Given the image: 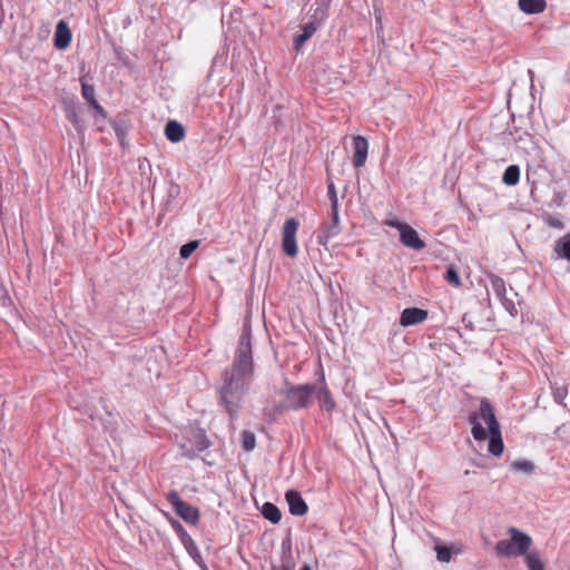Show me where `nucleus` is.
<instances>
[{
  "label": "nucleus",
  "mask_w": 570,
  "mask_h": 570,
  "mask_svg": "<svg viewBox=\"0 0 570 570\" xmlns=\"http://www.w3.org/2000/svg\"><path fill=\"white\" fill-rule=\"evenodd\" d=\"M292 410V407L289 406V403L285 400V403H278V404H275L272 409V412L275 416H278V415H282L284 414L285 412Z\"/></svg>",
  "instance_id": "nucleus-39"
},
{
  "label": "nucleus",
  "mask_w": 570,
  "mask_h": 570,
  "mask_svg": "<svg viewBox=\"0 0 570 570\" xmlns=\"http://www.w3.org/2000/svg\"><path fill=\"white\" fill-rule=\"evenodd\" d=\"M71 42V31L65 20H60L56 26L53 45L57 49L63 50L69 47Z\"/></svg>",
  "instance_id": "nucleus-15"
},
{
  "label": "nucleus",
  "mask_w": 570,
  "mask_h": 570,
  "mask_svg": "<svg viewBox=\"0 0 570 570\" xmlns=\"http://www.w3.org/2000/svg\"><path fill=\"white\" fill-rule=\"evenodd\" d=\"M327 196L331 202V207H338L336 188L331 179H327Z\"/></svg>",
  "instance_id": "nucleus-36"
},
{
  "label": "nucleus",
  "mask_w": 570,
  "mask_h": 570,
  "mask_svg": "<svg viewBox=\"0 0 570 570\" xmlns=\"http://www.w3.org/2000/svg\"><path fill=\"white\" fill-rule=\"evenodd\" d=\"M495 551L499 556L502 557H517V551L514 549V546L509 540H500L495 544Z\"/></svg>",
  "instance_id": "nucleus-28"
},
{
  "label": "nucleus",
  "mask_w": 570,
  "mask_h": 570,
  "mask_svg": "<svg viewBox=\"0 0 570 570\" xmlns=\"http://www.w3.org/2000/svg\"><path fill=\"white\" fill-rule=\"evenodd\" d=\"M285 499L287 501L291 514L302 517L307 513L308 507L299 492L295 490H288L285 493Z\"/></svg>",
  "instance_id": "nucleus-14"
},
{
  "label": "nucleus",
  "mask_w": 570,
  "mask_h": 570,
  "mask_svg": "<svg viewBox=\"0 0 570 570\" xmlns=\"http://www.w3.org/2000/svg\"><path fill=\"white\" fill-rule=\"evenodd\" d=\"M81 81V92L82 97L88 101L95 98V87L92 85L87 83L83 79Z\"/></svg>",
  "instance_id": "nucleus-38"
},
{
  "label": "nucleus",
  "mask_w": 570,
  "mask_h": 570,
  "mask_svg": "<svg viewBox=\"0 0 570 570\" xmlns=\"http://www.w3.org/2000/svg\"><path fill=\"white\" fill-rule=\"evenodd\" d=\"M523 556L529 570H544V564L541 561L539 551L528 550Z\"/></svg>",
  "instance_id": "nucleus-26"
},
{
  "label": "nucleus",
  "mask_w": 570,
  "mask_h": 570,
  "mask_svg": "<svg viewBox=\"0 0 570 570\" xmlns=\"http://www.w3.org/2000/svg\"><path fill=\"white\" fill-rule=\"evenodd\" d=\"M554 252L558 257L570 262V233L559 238L554 244Z\"/></svg>",
  "instance_id": "nucleus-24"
},
{
  "label": "nucleus",
  "mask_w": 570,
  "mask_h": 570,
  "mask_svg": "<svg viewBox=\"0 0 570 570\" xmlns=\"http://www.w3.org/2000/svg\"><path fill=\"white\" fill-rule=\"evenodd\" d=\"M331 1L332 0H316V4L328 9Z\"/></svg>",
  "instance_id": "nucleus-44"
},
{
  "label": "nucleus",
  "mask_w": 570,
  "mask_h": 570,
  "mask_svg": "<svg viewBox=\"0 0 570 570\" xmlns=\"http://www.w3.org/2000/svg\"><path fill=\"white\" fill-rule=\"evenodd\" d=\"M254 375V363L250 344V330L244 326L239 337L235 358L230 367L222 373V384L218 387L220 404L230 419H234L242 406Z\"/></svg>",
  "instance_id": "nucleus-1"
},
{
  "label": "nucleus",
  "mask_w": 570,
  "mask_h": 570,
  "mask_svg": "<svg viewBox=\"0 0 570 570\" xmlns=\"http://www.w3.org/2000/svg\"><path fill=\"white\" fill-rule=\"evenodd\" d=\"M315 386L313 383L306 384H292L286 382L283 395L289 403L293 411L307 409L312 403V396L314 394Z\"/></svg>",
  "instance_id": "nucleus-3"
},
{
  "label": "nucleus",
  "mask_w": 570,
  "mask_h": 570,
  "mask_svg": "<svg viewBox=\"0 0 570 570\" xmlns=\"http://www.w3.org/2000/svg\"><path fill=\"white\" fill-rule=\"evenodd\" d=\"M95 110L100 114L102 117H106L105 109L99 105L98 108H95Z\"/></svg>",
  "instance_id": "nucleus-46"
},
{
  "label": "nucleus",
  "mask_w": 570,
  "mask_h": 570,
  "mask_svg": "<svg viewBox=\"0 0 570 570\" xmlns=\"http://www.w3.org/2000/svg\"><path fill=\"white\" fill-rule=\"evenodd\" d=\"M480 416L488 425V432L497 431L500 424L494 414V407L488 399H482L480 402Z\"/></svg>",
  "instance_id": "nucleus-16"
},
{
  "label": "nucleus",
  "mask_w": 570,
  "mask_h": 570,
  "mask_svg": "<svg viewBox=\"0 0 570 570\" xmlns=\"http://www.w3.org/2000/svg\"><path fill=\"white\" fill-rule=\"evenodd\" d=\"M520 179V168L517 165H510L503 173L502 181L507 186H514Z\"/></svg>",
  "instance_id": "nucleus-27"
},
{
  "label": "nucleus",
  "mask_w": 570,
  "mask_h": 570,
  "mask_svg": "<svg viewBox=\"0 0 570 570\" xmlns=\"http://www.w3.org/2000/svg\"><path fill=\"white\" fill-rule=\"evenodd\" d=\"M429 316L426 309L419 307L404 308L400 316V324L404 327L423 323Z\"/></svg>",
  "instance_id": "nucleus-11"
},
{
  "label": "nucleus",
  "mask_w": 570,
  "mask_h": 570,
  "mask_svg": "<svg viewBox=\"0 0 570 570\" xmlns=\"http://www.w3.org/2000/svg\"><path fill=\"white\" fill-rule=\"evenodd\" d=\"M318 379L313 383L315 386L314 396L317 399L320 403V407L326 412H332L336 407V403L327 387L325 374L322 365L317 371Z\"/></svg>",
  "instance_id": "nucleus-7"
},
{
  "label": "nucleus",
  "mask_w": 570,
  "mask_h": 570,
  "mask_svg": "<svg viewBox=\"0 0 570 570\" xmlns=\"http://www.w3.org/2000/svg\"><path fill=\"white\" fill-rule=\"evenodd\" d=\"M63 110L66 118L70 121L78 132H81L85 126V121L79 116V108L75 102L66 101L63 104Z\"/></svg>",
  "instance_id": "nucleus-18"
},
{
  "label": "nucleus",
  "mask_w": 570,
  "mask_h": 570,
  "mask_svg": "<svg viewBox=\"0 0 570 570\" xmlns=\"http://www.w3.org/2000/svg\"><path fill=\"white\" fill-rule=\"evenodd\" d=\"M353 165L355 168H361L365 165L367 159V151H368V142L365 137L363 136H354L353 137Z\"/></svg>",
  "instance_id": "nucleus-12"
},
{
  "label": "nucleus",
  "mask_w": 570,
  "mask_h": 570,
  "mask_svg": "<svg viewBox=\"0 0 570 570\" xmlns=\"http://www.w3.org/2000/svg\"><path fill=\"white\" fill-rule=\"evenodd\" d=\"M210 445L212 442L207 438L206 431L200 428H189L186 431L184 441L178 444L181 455L189 460L195 459Z\"/></svg>",
  "instance_id": "nucleus-2"
},
{
  "label": "nucleus",
  "mask_w": 570,
  "mask_h": 570,
  "mask_svg": "<svg viewBox=\"0 0 570 570\" xmlns=\"http://www.w3.org/2000/svg\"><path fill=\"white\" fill-rule=\"evenodd\" d=\"M511 468L514 471L531 473L534 470V464L528 460H517L511 463Z\"/></svg>",
  "instance_id": "nucleus-34"
},
{
  "label": "nucleus",
  "mask_w": 570,
  "mask_h": 570,
  "mask_svg": "<svg viewBox=\"0 0 570 570\" xmlns=\"http://www.w3.org/2000/svg\"><path fill=\"white\" fill-rule=\"evenodd\" d=\"M200 569L202 570H208L207 566L205 562H203L202 564H199Z\"/></svg>",
  "instance_id": "nucleus-47"
},
{
  "label": "nucleus",
  "mask_w": 570,
  "mask_h": 570,
  "mask_svg": "<svg viewBox=\"0 0 570 570\" xmlns=\"http://www.w3.org/2000/svg\"><path fill=\"white\" fill-rule=\"evenodd\" d=\"M479 416L476 413L471 414L470 422L472 424V435L476 441H483L489 438V452L499 456L502 454L504 445L501 436V431L498 429L497 431L487 432V430L479 422Z\"/></svg>",
  "instance_id": "nucleus-4"
},
{
  "label": "nucleus",
  "mask_w": 570,
  "mask_h": 570,
  "mask_svg": "<svg viewBox=\"0 0 570 570\" xmlns=\"http://www.w3.org/2000/svg\"><path fill=\"white\" fill-rule=\"evenodd\" d=\"M541 218L550 227H553V228H557V229H563L564 228L563 222L560 218L554 217V216H552L549 213H543L541 215Z\"/></svg>",
  "instance_id": "nucleus-35"
},
{
  "label": "nucleus",
  "mask_w": 570,
  "mask_h": 570,
  "mask_svg": "<svg viewBox=\"0 0 570 570\" xmlns=\"http://www.w3.org/2000/svg\"><path fill=\"white\" fill-rule=\"evenodd\" d=\"M508 533L511 537L509 541L514 546L517 554H525L532 543L531 537L514 527L509 528Z\"/></svg>",
  "instance_id": "nucleus-13"
},
{
  "label": "nucleus",
  "mask_w": 570,
  "mask_h": 570,
  "mask_svg": "<svg viewBox=\"0 0 570 570\" xmlns=\"http://www.w3.org/2000/svg\"><path fill=\"white\" fill-rule=\"evenodd\" d=\"M341 233L340 225H335L333 222H325L321 225L317 234V243L326 246L328 240Z\"/></svg>",
  "instance_id": "nucleus-17"
},
{
  "label": "nucleus",
  "mask_w": 570,
  "mask_h": 570,
  "mask_svg": "<svg viewBox=\"0 0 570 570\" xmlns=\"http://www.w3.org/2000/svg\"><path fill=\"white\" fill-rule=\"evenodd\" d=\"M166 138L171 142H179L185 137V128L176 120H169L165 126Z\"/></svg>",
  "instance_id": "nucleus-20"
},
{
  "label": "nucleus",
  "mask_w": 570,
  "mask_h": 570,
  "mask_svg": "<svg viewBox=\"0 0 570 570\" xmlns=\"http://www.w3.org/2000/svg\"><path fill=\"white\" fill-rule=\"evenodd\" d=\"M299 570H312L308 564H304Z\"/></svg>",
  "instance_id": "nucleus-48"
},
{
  "label": "nucleus",
  "mask_w": 570,
  "mask_h": 570,
  "mask_svg": "<svg viewBox=\"0 0 570 570\" xmlns=\"http://www.w3.org/2000/svg\"><path fill=\"white\" fill-rule=\"evenodd\" d=\"M444 277L450 284L454 286L461 285L460 276L453 266L448 267Z\"/></svg>",
  "instance_id": "nucleus-37"
},
{
  "label": "nucleus",
  "mask_w": 570,
  "mask_h": 570,
  "mask_svg": "<svg viewBox=\"0 0 570 570\" xmlns=\"http://www.w3.org/2000/svg\"><path fill=\"white\" fill-rule=\"evenodd\" d=\"M520 10L527 14L541 13L547 8L546 0H518Z\"/></svg>",
  "instance_id": "nucleus-22"
},
{
  "label": "nucleus",
  "mask_w": 570,
  "mask_h": 570,
  "mask_svg": "<svg viewBox=\"0 0 570 570\" xmlns=\"http://www.w3.org/2000/svg\"><path fill=\"white\" fill-rule=\"evenodd\" d=\"M311 10H312L311 21H313L314 23H316L318 26H322V23L327 18L328 9H326L322 6H317L315 9H311Z\"/></svg>",
  "instance_id": "nucleus-31"
},
{
  "label": "nucleus",
  "mask_w": 570,
  "mask_h": 570,
  "mask_svg": "<svg viewBox=\"0 0 570 570\" xmlns=\"http://www.w3.org/2000/svg\"><path fill=\"white\" fill-rule=\"evenodd\" d=\"M331 222L340 225L338 207H331Z\"/></svg>",
  "instance_id": "nucleus-42"
},
{
  "label": "nucleus",
  "mask_w": 570,
  "mask_h": 570,
  "mask_svg": "<svg viewBox=\"0 0 570 570\" xmlns=\"http://www.w3.org/2000/svg\"><path fill=\"white\" fill-rule=\"evenodd\" d=\"M321 26L314 23L313 21H308L307 23L302 26V33L294 37V48L296 51H299V49L304 46V43L313 37V35L316 32V30Z\"/></svg>",
  "instance_id": "nucleus-19"
},
{
  "label": "nucleus",
  "mask_w": 570,
  "mask_h": 570,
  "mask_svg": "<svg viewBox=\"0 0 570 570\" xmlns=\"http://www.w3.org/2000/svg\"><path fill=\"white\" fill-rule=\"evenodd\" d=\"M400 232L401 243L412 249L421 250L425 247V243L419 237L417 232L410 225L401 222L392 224Z\"/></svg>",
  "instance_id": "nucleus-9"
},
{
  "label": "nucleus",
  "mask_w": 570,
  "mask_h": 570,
  "mask_svg": "<svg viewBox=\"0 0 570 570\" xmlns=\"http://www.w3.org/2000/svg\"><path fill=\"white\" fill-rule=\"evenodd\" d=\"M170 524H171L173 529L175 530V532L178 534V537H179L181 543L184 544L185 549L187 550V552L196 551V543H195V541L186 532V530L180 524V522L175 520V519H171L170 520Z\"/></svg>",
  "instance_id": "nucleus-21"
},
{
  "label": "nucleus",
  "mask_w": 570,
  "mask_h": 570,
  "mask_svg": "<svg viewBox=\"0 0 570 570\" xmlns=\"http://www.w3.org/2000/svg\"><path fill=\"white\" fill-rule=\"evenodd\" d=\"M87 102H88V104L90 105V107H92L94 109H95V108H98V106H99V102L97 101L96 97H95V98H92V99H90V100H88Z\"/></svg>",
  "instance_id": "nucleus-45"
},
{
  "label": "nucleus",
  "mask_w": 570,
  "mask_h": 570,
  "mask_svg": "<svg viewBox=\"0 0 570 570\" xmlns=\"http://www.w3.org/2000/svg\"><path fill=\"white\" fill-rule=\"evenodd\" d=\"M564 200V194L562 191H556L552 197V203L557 206H561Z\"/></svg>",
  "instance_id": "nucleus-41"
},
{
  "label": "nucleus",
  "mask_w": 570,
  "mask_h": 570,
  "mask_svg": "<svg viewBox=\"0 0 570 570\" xmlns=\"http://www.w3.org/2000/svg\"><path fill=\"white\" fill-rule=\"evenodd\" d=\"M295 566L291 546L285 547L283 544L281 563L272 566L271 570H294Z\"/></svg>",
  "instance_id": "nucleus-23"
},
{
  "label": "nucleus",
  "mask_w": 570,
  "mask_h": 570,
  "mask_svg": "<svg viewBox=\"0 0 570 570\" xmlns=\"http://www.w3.org/2000/svg\"><path fill=\"white\" fill-rule=\"evenodd\" d=\"M510 136L512 137L517 148L527 154H531L538 148L532 135L525 130L514 127L510 130Z\"/></svg>",
  "instance_id": "nucleus-10"
},
{
  "label": "nucleus",
  "mask_w": 570,
  "mask_h": 570,
  "mask_svg": "<svg viewBox=\"0 0 570 570\" xmlns=\"http://www.w3.org/2000/svg\"><path fill=\"white\" fill-rule=\"evenodd\" d=\"M189 556L195 560V562L199 566L204 562L200 553H199V550L198 548L196 547V551H193V552H188Z\"/></svg>",
  "instance_id": "nucleus-43"
},
{
  "label": "nucleus",
  "mask_w": 570,
  "mask_h": 570,
  "mask_svg": "<svg viewBox=\"0 0 570 570\" xmlns=\"http://www.w3.org/2000/svg\"><path fill=\"white\" fill-rule=\"evenodd\" d=\"M112 128L115 130V134L117 136V138L119 139L120 141V145L122 147H125L126 142H125V138L128 134V127L125 122H119V121H115L112 124Z\"/></svg>",
  "instance_id": "nucleus-33"
},
{
  "label": "nucleus",
  "mask_w": 570,
  "mask_h": 570,
  "mask_svg": "<svg viewBox=\"0 0 570 570\" xmlns=\"http://www.w3.org/2000/svg\"><path fill=\"white\" fill-rule=\"evenodd\" d=\"M198 246H199L198 239L190 240V242L184 244L179 249L180 258H183V259L189 258L191 256V254L198 248Z\"/></svg>",
  "instance_id": "nucleus-32"
},
{
  "label": "nucleus",
  "mask_w": 570,
  "mask_h": 570,
  "mask_svg": "<svg viewBox=\"0 0 570 570\" xmlns=\"http://www.w3.org/2000/svg\"><path fill=\"white\" fill-rule=\"evenodd\" d=\"M261 512L266 520L274 524L278 523L282 519L281 510L272 502H265Z\"/></svg>",
  "instance_id": "nucleus-25"
},
{
  "label": "nucleus",
  "mask_w": 570,
  "mask_h": 570,
  "mask_svg": "<svg viewBox=\"0 0 570 570\" xmlns=\"http://www.w3.org/2000/svg\"><path fill=\"white\" fill-rule=\"evenodd\" d=\"M566 395H567V389H564V387H557L553 391V399L559 404L562 403Z\"/></svg>",
  "instance_id": "nucleus-40"
},
{
  "label": "nucleus",
  "mask_w": 570,
  "mask_h": 570,
  "mask_svg": "<svg viewBox=\"0 0 570 570\" xmlns=\"http://www.w3.org/2000/svg\"><path fill=\"white\" fill-rule=\"evenodd\" d=\"M167 501L173 505L175 512L185 521L195 525L199 521V510L186 503L177 491L167 494Z\"/></svg>",
  "instance_id": "nucleus-5"
},
{
  "label": "nucleus",
  "mask_w": 570,
  "mask_h": 570,
  "mask_svg": "<svg viewBox=\"0 0 570 570\" xmlns=\"http://www.w3.org/2000/svg\"><path fill=\"white\" fill-rule=\"evenodd\" d=\"M436 559L440 562H450L452 553L458 554L460 552L459 549L453 550V548L446 546H436Z\"/></svg>",
  "instance_id": "nucleus-29"
},
{
  "label": "nucleus",
  "mask_w": 570,
  "mask_h": 570,
  "mask_svg": "<svg viewBox=\"0 0 570 570\" xmlns=\"http://www.w3.org/2000/svg\"><path fill=\"white\" fill-rule=\"evenodd\" d=\"M489 279L492 286V289L497 297L500 299L504 309L512 316L515 317L518 315V309L514 304V301L507 295L505 282L503 278L495 274H490Z\"/></svg>",
  "instance_id": "nucleus-8"
},
{
  "label": "nucleus",
  "mask_w": 570,
  "mask_h": 570,
  "mask_svg": "<svg viewBox=\"0 0 570 570\" xmlns=\"http://www.w3.org/2000/svg\"><path fill=\"white\" fill-rule=\"evenodd\" d=\"M299 223L296 218H287L284 223L282 230V248L284 253L289 257H295L298 253L296 243V233Z\"/></svg>",
  "instance_id": "nucleus-6"
},
{
  "label": "nucleus",
  "mask_w": 570,
  "mask_h": 570,
  "mask_svg": "<svg viewBox=\"0 0 570 570\" xmlns=\"http://www.w3.org/2000/svg\"><path fill=\"white\" fill-rule=\"evenodd\" d=\"M256 446V436L250 431H243L242 432V448L243 450L249 452L253 451Z\"/></svg>",
  "instance_id": "nucleus-30"
}]
</instances>
